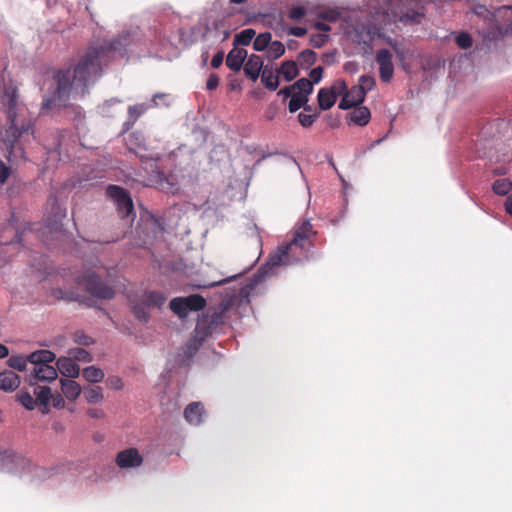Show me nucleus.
I'll list each match as a JSON object with an SVG mask.
<instances>
[{
  "mask_svg": "<svg viewBox=\"0 0 512 512\" xmlns=\"http://www.w3.org/2000/svg\"><path fill=\"white\" fill-rule=\"evenodd\" d=\"M117 53L123 55L120 38L91 45L79 55L73 68L56 70L53 73L55 87L50 95L44 96L41 112L66 107L71 98L83 97L89 84L102 75L103 66H107Z\"/></svg>",
  "mask_w": 512,
  "mask_h": 512,
  "instance_id": "f257e3e1",
  "label": "nucleus"
},
{
  "mask_svg": "<svg viewBox=\"0 0 512 512\" xmlns=\"http://www.w3.org/2000/svg\"><path fill=\"white\" fill-rule=\"evenodd\" d=\"M316 232L310 221L305 220L297 225L293 231L292 239L278 246L277 250L270 254L267 264L271 267L293 265L308 259V253L313 246L311 240Z\"/></svg>",
  "mask_w": 512,
  "mask_h": 512,
  "instance_id": "f03ea898",
  "label": "nucleus"
},
{
  "mask_svg": "<svg viewBox=\"0 0 512 512\" xmlns=\"http://www.w3.org/2000/svg\"><path fill=\"white\" fill-rule=\"evenodd\" d=\"M56 355L50 350H37L29 354V362L34 365L32 371L26 376L30 386H36L39 381L51 382L57 376V370L49 363L53 362Z\"/></svg>",
  "mask_w": 512,
  "mask_h": 512,
  "instance_id": "7ed1b4c3",
  "label": "nucleus"
},
{
  "mask_svg": "<svg viewBox=\"0 0 512 512\" xmlns=\"http://www.w3.org/2000/svg\"><path fill=\"white\" fill-rule=\"evenodd\" d=\"M423 9L420 0H388V10L394 21L404 25L419 24L424 17Z\"/></svg>",
  "mask_w": 512,
  "mask_h": 512,
  "instance_id": "20e7f679",
  "label": "nucleus"
},
{
  "mask_svg": "<svg viewBox=\"0 0 512 512\" xmlns=\"http://www.w3.org/2000/svg\"><path fill=\"white\" fill-rule=\"evenodd\" d=\"M106 193L114 201L121 218L135 217L132 198L124 188L117 185H109Z\"/></svg>",
  "mask_w": 512,
  "mask_h": 512,
  "instance_id": "39448f33",
  "label": "nucleus"
},
{
  "mask_svg": "<svg viewBox=\"0 0 512 512\" xmlns=\"http://www.w3.org/2000/svg\"><path fill=\"white\" fill-rule=\"evenodd\" d=\"M79 283L84 285L94 297L109 300L115 295L114 289L104 283L95 273H86L80 278Z\"/></svg>",
  "mask_w": 512,
  "mask_h": 512,
  "instance_id": "423d86ee",
  "label": "nucleus"
},
{
  "mask_svg": "<svg viewBox=\"0 0 512 512\" xmlns=\"http://www.w3.org/2000/svg\"><path fill=\"white\" fill-rule=\"evenodd\" d=\"M376 62L379 66V76L382 82L391 81L394 74L392 54L388 49H380L376 54Z\"/></svg>",
  "mask_w": 512,
  "mask_h": 512,
  "instance_id": "0eeeda50",
  "label": "nucleus"
},
{
  "mask_svg": "<svg viewBox=\"0 0 512 512\" xmlns=\"http://www.w3.org/2000/svg\"><path fill=\"white\" fill-rule=\"evenodd\" d=\"M115 462L122 469L135 468L142 464L143 458L136 448H128L117 454Z\"/></svg>",
  "mask_w": 512,
  "mask_h": 512,
  "instance_id": "6e6552de",
  "label": "nucleus"
},
{
  "mask_svg": "<svg viewBox=\"0 0 512 512\" xmlns=\"http://www.w3.org/2000/svg\"><path fill=\"white\" fill-rule=\"evenodd\" d=\"M126 146L130 152L143 158L142 152L147 151L145 137L142 132L134 131L126 138Z\"/></svg>",
  "mask_w": 512,
  "mask_h": 512,
  "instance_id": "1a4fd4ad",
  "label": "nucleus"
},
{
  "mask_svg": "<svg viewBox=\"0 0 512 512\" xmlns=\"http://www.w3.org/2000/svg\"><path fill=\"white\" fill-rule=\"evenodd\" d=\"M57 372L61 375L74 379L79 376L80 368L78 364L70 357H60L57 362Z\"/></svg>",
  "mask_w": 512,
  "mask_h": 512,
  "instance_id": "9d476101",
  "label": "nucleus"
},
{
  "mask_svg": "<svg viewBox=\"0 0 512 512\" xmlns=\"http://www.w3.org/2000/svg\"><path fill=\"white\" fill-rule=\"evenodd\" d=\"M205 408L201 402H192L184 410V417L192 425H199L203 421Z\"/></svg>",
  "mask_w": 512,
  "mask_h": 512,
  "instance_id": "9b49d317",
  "label": "nucleus"
},
{
  "mask_svg": "<svg viewBox=\"0 0 512 512\" xmlns=\"http://www.w3.org/2000/svg\"><path fill=\"white\" fill-rule=\"evenodd\" d=\"M150 108L145 103H139L128 107V119L123 124V133L129 131L136 121Z\"/></svg>",
  "mask_w": 512,
  "mask_h": 512,
  "instance_id": "f8f14e48",
  "label": "nucleus"
},
{
  "mask_svg": "<svg viewBox=\"0 0 512 512\" xmlns=\"http://www.w3.org/2000/svg\"><path fill=\"white\" fill-rule=\"evenodd\" d=\"M247 57V51L234 47L227 55L226 65L233 71H239Z\"/></svg>",
  "mask_w": 512,
  "mask_h": 512,
  "instance_id": "ddd939ff",
  "label": "nucleus"
},
{
  "mask_svg": "<svg viewBox=\"0 0 512 512\" xmlns=\"http://www.w3.org/2000/svg\"><path fill=\"white\" fill-rule=\"evenodd\" d=\"M263 61L260 56L252 54L244 65L245 75L252 81H256L262 70Z\"/></svg>",
  "mask_w": 512,
  "mask_h": 512,
  "instance_id": "4468645a",
  "label": "nucleus"
},
{
  "mask_svg": "<svg viewBox=\"0 0 512 512\" xmlns=\"http://www.w3.org/2000/svg\"><path fill=\"white\" fill-rule=\"evenodd\" d=\"M19 385L20 378L15 372L6 370L0 373V390L13 392L19 387Z\"/></svg>",
  "mask_w": 512,
  "mask_h": 512,
  "instance_id": "2eb2a0df",
  "label": "nucleus"
},
{
  "mask_svg": "<svg viewBox=\"0 0 512 512\" xmlns=\"http://www.w3.org/2000/svg\"><path fill=\"white\" fill-rule=\"evenodd\" d=\"M61 390L64 396L70 400H76L81 393V386L73 379H61Z\"/></svg>",
  "mask_w": 512,
  "mask_h": 512,
  "instance_id": "dca6fc26",
  "label": "nucleus"
},
{
  "mask_svg": "<svg viewBox=\"0 0 512 512\" xmlns=\"http://www.w3.org/2000/svg\"><path fill=\"white\" fill-rule=\"evenodd\" d=\"M141 300L147 307L160 308L165 304L167 297L164 293L159 291H145Z\"/></svg>",
  "mask_w": 512,
  "mask_h": 512,
  "instance_id": "f3484780",
  "label": "nucleus"
},
{
  "mask_svg": "<svg viewBox=\"0 0 512 512\" xmlns=\"http://www.w3.org/2000/svg\"><path fill=\"white\" fill-rule=\"evenodd\" d=\"M349 118L355 125L365 126L371 119V113L367 107L359 106L349 114Z\"/></svg>",
  "mask_w": 512,
  "mask_h": 512,
  "instance_id": "a211bd4d",
  "label": "nucleus"
},
{
  "mask_svg": "<svg viewBox=\"0 0 512 512\" xmlns=\"http://www.w3.org/2000/svg\"><path fill=\"white\" fill-rule=\"evenodd\" d=\"M277 70L273 71L272 69L265 67L261 73V81L265 88L270 91H275L279 86V77Z\"/></svg>",
  "mask_w": 512,
  "mask_h": 512,
  "instance_id": "6ab92c4d",
  "label": "nucleus"
},
{
  "mask_svg": "<svg viewBox=\"0 0 512 512\" xmlns=\"http://www.w3.org/2000/svg\"><path fill=\"white\" fill-rule=\"evenodd\" d=\"M33 393L36 396V403L38 402L41 406L43 413L48 411V404L52 397L51 389L47 386H37L34 388Z\"/></svg>",
  "mask_w": 512,
  "mask_h": 512,
  "instance_id": "aec40b11",
  "label": "nucleus"
},
{
  "mask_svg": "<svg viewBox=\"0 0 512 512\" xmlns=\"http://www.w3.org/2000/svg\"><path fill=\"white\" fill-rule=\"evenodd\" d=\"M184 300L179 301V303L185 304L190 311H200L205 308L206 300L203 296L199 294H192L187 297H183Z\"/></svg>",
  "mask_w": 512,
  "mask_h": 512,
  "instance_id": "412c9836",
  "label": "nucleus"
},
{
  "mask_svg": "<svg viewBox=\"0 0 512 512\" xmlns=\"http://www.w3.org/2000/svg\"><path fill=\"white\" fill-rule=\"evenodd\" d=\"M277 73L281 74L286 81H291L298 76L299 70L297 64L290 60L283 62L280 68L277 69Z\"/></svg>",
  "mask_w": 512,
  "mask_h": 512,
  "instance_id": "4be33fe9",
  "label": "nucleus"
},
{
  "mask_svg": "<svg viewBox=\"0 0 512 512\" xmlns=\"http://www.w3.org/2000/svg\"><path fill=\"white\" fill-rule=\"evenodd\" d=\"M336 102V98L334 93L328 88H321L318 92V104L320 109L328 110L330 109Z\"/></svg>",
  "mask_w": 512,
  "mask_h": 512,
  "instance_id": "5701e85b",
  "label": "nucleus"
},
{
  "mask_svg": "<svg viewBox=\"0 0 512 512\" xmlns=\"http://www.w3.org/2000/svg\"><path fill=\"white\" fill-rule=\"evenodd\" d=\"M84 398L89 404L100 403L104 399L100 386H87L84 388Z\"/></svg>",
  "mask_w": 512,
  "mask_h": 512,
  "instance_id": "b1692460",
  "label": "nucleus"
},
{
  "mask_svg": "<svg viewBox=\"0 0 512 512\" xmlns=\"http://www.w3.org/2000/svg\"><path fill=\"white\" fill-rule=\"evenodd\" d=\"M225 309L214 311L211 315H207L208 325L206 327L207 333H212L220 325L224 324Z\"/></svg>",
  "mask_w": 512,
  "mask_h": 512,
  "instance_id": "393cba45",
  "label": "nucleus"
},
{
  "mask_svg": "<svg viewBox=\"0 0 512 512\" xmlns=\"http://www.w3.org/2000/svg\"><path fill=\"white\" fill-rule=\"evenodd\" d=\"M83 377L91 383H98L104 379V372L95 366H89L82 370Z\"/></svg>",
  "mask_w": 512,
  "mask_h": 512,
  "instance_id": "a878e982",
  "label": "nucleus"
},
{
  "mask_svg": "<svg viewBox=\"0 0 512 512\" xmlns=\"http://www.w3.org/2000/svg\"><path fill=\"white\" fill-rule=\"evenodd\" d=\"M294 93L299 95H305L306 98L312 93L313 86L312 82L307 78H301L292 84Z\"/></svg>",
  "mask_w": 512,
  "mask_h": 512,
  "instance_id": "bb28decb",
  "label": "nucleus"
},
{
  "mask_svg": "<svg viewBox=\"0 0 512 512\" xmlns=\"http://www.w3.org/2000/svg\"><path fill=\"white\" fill-rule=\"evenodd\" d=\"M255 35H256V31L254 29H252V28L244 29L235 35L233 44H234V46H237V45L247 46L251 43V41L255 37Z\"/></svg>",
  "mask_w": 512,
  "mask_h": 512,
  "instance_id": "cd10ccee",
  "label": "nucleus"
},
{
  "mask_svg": "<svg viewBox=\"0 0 512 512\" xmlns=\"http://www.w3.org/2000/svg\"><path fill=\"white\" fill-rule=\"evenodd\" d=\"M492 190L497 195L506 196L512 190V182L506 178L497 179L492 185Z\"/></svg>",
  "mask_w": 512,
  "mask_h": 512,
  "instance_id": "c85d7f7f",
  "label": "nucleus"
},
{
  "mask_svg": "<svg viewBox=\"0 0 512 512\" xmlns=\"http://www.w3.org/2000/svg\"><path fill=\"white\" fill-rule=\"evenodd\" d=\"M184 300L183 297H176L170 301V309L173 313H175L179 318L184 319L188 316L189 310L185 304L179 303V301Z\"/></svg>",
  "mask_w": 512,
  "mask_h": 512,
  "instance_id": "c756f323",
  "label": "nucleus"
},
{
  "mask_svg": "<svg viewBox=\"0 0 512 512\" xmlns=\"http://www.w3.org/2000/svg\"><path fill=\"white\" fill-rule=\"evenodd\" d=\"M272 35L269 32L260 33L253 42V48L255 51H264L269 47Z\"/></svg>",
  "mask_w": 512,
  "mask_h": 512,
  "instance_id": "7c9ffc66",
  "label": "nucleus"
},
{
  "mask_svg": "<svg viewBox=\"0 0 512 512\" xmlns=\"http://www.w3.org/2000/svg\"><path fill=\"white\" fill-rule=\"evenodd\" d=\"M27 362H29V355L27 357L22 355L11 356L7 361L9 367L18 371H24L26 369Z\"/></svg>",
  "mask_w": 512,
  "mask_h": 512,
  "instance_id": "2f4dec72",
  "label": "nucleus"
},
{
  "mask_svg": "<svg viewBox=\"0 0 512 512\" xmlns=\"http://www.w3.org/2000/svg\"><path fill=\"white\" fill-rule=\"evenodd\" d=\"M17 400L28 410H33L36 406V400L32 395L23 390L17 393Z\"/></svg>",
  "mask_w": 512,
  "mask_h": 512,
  "instance_id": "473e14b6",
  "label": "nucleus"
},
{
  "mask_svg": "<svg viewBox=\"0 0 512 512\" xmlns=\"http://www.w3.org/2000/svg\"><path fill=\"white\" fill-rule=\"evenodd\" d=\"M317 59V55L313 50H304L302 51L298 56V61L302 66H305L306 68L310 67L315 63Z\"/></svg>",
  "mask_w": 512,
  "mask_h": 512,
  "instance_id": "72a5a7b5",
  "label": "nucleus"
},
{
  "mask_svg": "<svg viewBox=\"0 0 512 512\" xmlns=\"http://www.w3.org/2000/svg\"><path fill=\"white\" fill-rule=\"evenodd\" d=\"M307 102H308V98H306L305 95H299V94L293 93V95L289 101V111L291 113H294L297 110H299L302 106L307 104Z\"/></svg>",
  "mask_w": 512,
  "mask_h": 512,
  "instance_id": "f704fd0d",
  "label": "nucleus"
},
{
  "mask_svg": "<svg viewBox=\"0 0 512 512\" xmlns=\"http://www.w3.org/2000/svg\"><path fill=\"white\" fill-rule=\"evenodd\" d=\"M345 94L349 96L350 100H352L355 106L362 104L366 97L361 88H358L357 86H353L350 90L347 89Z\"/></svg>",
  "mask_w": 512,
  "mask_h": 512,
  "instance_id": "c9c22d12",
  "label": "nucleus"
},
{
  "mask_svg": "<svg viewBox=\"0 0 512 512\" xmlns=\"http://www.w3.org/2000/svg\"><path fill=\"white\" fill-rule=\"evenodd\" d=\"M376 82L374 77L370 75H362L359 78V84L357 85L358 88H361L362 92L366 95L367 92L372 90L375 86Z\"/></svg>",
  "mask_w": 512,
  "mask_h": 512,
  "instance_id": "e433bc0d",
  "label": "nucleus"
},
{
  "mask_svg": "<svg viewBox=\"0 0 512 512\" xmlns=\"http://www.w3.org/2000/svg\"><path fill=\"white\" fill-rule=\"evenodd\" d=\"M269 55L277 59L285 53V46L280 41H271L268 47Z\"/></svg>",
  "mask_w": 512,
  "mask_h": 512,
  "instance_id": "4c0bfd02",
  "label": "nucleus"
},
{
  "mask_svg": "<svg viewBox=\"0 0 512 512\" xmlns=\"http://www.w3.org/2000/svg\"><path fill=\"white\" fill-rule=\"evenodd\" d=\"M347 84L343 79L336 80L328 90H331L332 93H334L335 98L337 99L338 96H344L347 92Z\"/></svg>",
  "mask_w": 512,
  "mask_h": 512,
  "instance_id": "58836bf2",
  "label": "nucleus"
},
{
  "mask_svg": "<svg viewBox=\"0 0 512 512\" xmlns=\"http://www.w3.org/2000/svg\"><path fill=\"white\" fill-rule=\"evenodd\" d=\"M70 354L77 361L91 362L93 360L91 354L83 348H75L70 352Z\"/></svg>",
  "mask_w": 512,
  "mask_h": 512,
  "instance_id": "ea45409f",
  "label": "nucleus"
},
{
  "mask_svg": "<svg viewBox=\"0 0 512 512\" xmlns=\"http://www.w3.org/2000/svg\"><path fill=\"white\" fill-rule=\"evenodd\" d=\"M146 307L142 300L133 306V314L137 319L141 321H147L149 319V313L146 311Z\"/></svg>",
  "mask_w": 512,
  "mask_h": 512,
  "instance_id": "a19ab883",
  "label": "nucleus"
},
{
  "mask_svg": "<svg viewBox=\"0 0 512 512\" xmlns=\"http://www.w3.org/2000/svg\"><path fill=\"white\" fill-rule=\"evenodd\" d=\"M456 43L460 48L468 49L472 46L473 40L468 33L463 32L456 37Z\"/></svg>",
  "mask_w": 512,
  "mask_h": 512,
  "instance_id": "79ce46f5",
  "label": "nucleus"
},
{
  "mask_svg": "<svg viewBox=\"0 0 512 512\" xmlns=\"http://www.w3.org/2000/svg\"><path fill=\"white\" fill-rule=\"evenodd\" d=\"M306 13L307 11L303 6H294L290 9L288 16L291 20L299 21Z\"/></svg>",
  "mask_w": 512,
  "mask_h": 512,
  "instance_id": "37998d69",
  "label": "nucleus"
},
{
  "mask_svg": "<svg viewBox=\"0 0 512 512\" xmlns=\"http://www.w3.org/2000/svg\"><path fill=\"white\" fill-rule=\"evenodd\" d=\"M317 117H318V113H314V114L300 113L298 115V120H299V123L303 127L307 128V127L312 126V124L314 123V121L316 120Z\"/></svg>",
  "mask_w": 512,
  "mask_h": 512,
  "instance_id": "c03bdc74",
  "label": "nucleus"
},
{
  "mask_svg": "<svg viewBox=\"0 0 512 512\" xmlns=\"http://www.w3.org/2000/svg\"><path fill=\"white\" fill-rule=\"evenodd\" d=\"M107 386L112 390H121L123 388L122 379L118 376H110L106 380Z\"/></svg>",
  "mask_w": 512,
  "mask_h": 512,
  "instance_id": "a18cd8bd",
  "label": "nucleus"
},
{
  "mask_svg": "<svg viewBox=\"0 0 512 512\" xmlns=\"http://www.w3.org/2000/svg\"><path fill=\"white\" fill-rule=\"evenodd\" d=\"M328 40V36L325 34L313 35L310 38V44L315 48L322 47Z\"/></svg>",
  "mask_w": 512,
  "mask_h": 512,
  "instance_id": "49530a36",
  "label": "nucleus"
},
{
  "mask_svg": "<svg viewBox=\"0 0 512 512\" xmlns=\"http://www.w3.org/2000/svg\"><path fill=\"white\" fill-rule=\"evenodd\" d=\"M11 168L7 166L2 160H0V184L4 185L9 178Z\"/></svg>",
  "mask_w": 512,
  "mask_h": 512,
  "instance_id": "de8ad7c7",
  "label": "nucleus"
},
{
  "mask_svg": "<svg viewBox=\"0 0 512 512\" xmlns=\"http://www.w3.org/2000/svg\"><path fill=\"white\" fill-rule=\"evenodd\" d=\"M322 75H323V68L321 66H318L316 68H313L311 71H310V81L312 82V85L314 83H318L321 81L322 79Z\"/></svg>",
  "mask_w": 512,
  "mask_h": 512,
  "instance_id": "09e8293b",
  "label": "nucleus"
},
{
  "mask_svg": "<svg viewBox=\"0 0 512 512\" xmlns=\"http://www.w3.org/2000/svg\"><path fill=\"white\" fill-rule=\"evenodd\" d=\"M219 85V77L217 74L213 73L210 74L207 82H206V88L210 91L215 90Z\"/></svg>",
  "mask_w": 512,
  "mask_h": 512,
  "instance_id": "8fccbe9b",
  "label": "nucleus"
},
{
  "mask_svg": "<svg viewBox=\"0 0 512 512\" xmlns=\"http://www.w3.org/2000/svg\"><path fill=\"white\" fill-rule=\"evenodd\" d=\"M353 107H356L355 104L352 102V100H350L349 96H347L346 94L344 96H342V99L339 103V108L342 109V110H348V109H351Z\"/></svg>",
  "mask_w": 512,
  "mask_h": 512,
  "instance_id": "3c124183",
  "label": "nucleus"
},
{
  "mask_svg": "<svg viewBox=\"0 0 512 512\" xmlns=\"http://www.w3.org/2000/svg\"><path fill=\"white\" fill-rule=\"evenodd\" d=\"M223 59L224 53L222 51L217 52L211 60V66L215 69L220 67L223 62Z\"/></svg>",
  "mask_w": 512,
  "mask_h": 512,
  "instance_id": "603ef678",
  "label": "nucleus"
},
{
  "mask_svg": "<svg viewBox=\"0 0 512 512\" xmlns=\"http://www.w3.org/2000/svg\"><path fill=\"white\" fill-rule=\"evenodd\" d=\"M288 33L290 35H293V36H296V37H303L304 35H306L307 30L304 27L296 26V27H291L289 29Z\"/></svg>",
  "mask_w": 512,
  "mask_h": 512,
  "instance_id": "864d4df0",
  "label": "nucleus"
},
{
  "mask_svg": "<svg viewBox=\"0 0 512 512\" xmlns=\"http://www.w3.org/2000/svg\"><path fill=\"white\" fill-rule=\"evenodd\" d=\"M87 414L91 418L100 419L104 417V412L101 409L91 408L87 410Z\"/></svg>",
  "mask_w": 512,
  "mask_h": 512,
  "instance_id": "5fc2aeb1",
  "label": "nucleus"
},
{
  "mask_svg": "<svg viewBox=\"0 0 512 512\" xmlns=\"http://www.w3.org/2000/svg\"><path fill=\"white\" fill-rule=\"evenodd\" d=\"M76 342H78L79 344H82V345H90L93 343V340L91 337L89 336H86L84 334H81V335H76Z\"/></svg>",
  "mask_w": 512,
  "mask_h": 512,
  "instance_id": "6e6d98bb",
  "label": "nucleus"
},
{
  "mask_svg": "<svg viewBox=\"0 0 512 512\" xmlns=\"http://www.w3.org/2000/svg\"><path fill=\"white\" fill-rule=\"evenodd\" d=\"M293 93H294V88L292 87V85H290V86H286V87L282 88L278 94L283 95L285 98H288V97H292Z\"/></svg>",
  "mask_w": 512,
  "mask_h": 512,
  "instance_id": "4d7b16f0",
  "label": "nucleus"
},
{
  "mask_svg": "<svg viewBox=\"0 0 512 512\" xmlns=\"http://www.w3.org/2000/svg\"><path fill=\"white\" fill-rule=\"evenodd\" d=\"M314 27L319 30V31H323V32H328L330 31V26L324 22H320V21H317L315 24H314Z\"/></svg>",
  "mask_w": 512,
  "mask_h": 512,
  "instance_id": "13d9d810",
  "label": "nucleus"
},
{
  "mask_svg": "<svg viewBox=\"0 0 512 512\" xmlns=\"http://www.w3.org/2000/svg\"><path fill=\"white\" fill-rule=\"evenodd\" d=\"M323 62L327 65H331L335 62V54L334 53H326L323 55Z\"/></svg>",
  "mask_w": 512,
  "mask_h": 512,
  "instance_id": "bf43d9fd",
  "label": "nucleus"
},
{
  "mask_svg": "<svg viewBox=\"0 0 512 512\" xmlns=\"http://www.w3.org/2000/svg\"><path fill=\"white\" fill-rule=\"evenodd\" d=\"M390 45L392 46V48L394 49V51L396 52V54L400 57V59H404L405 55H404V51L403 49H401L397 42H390Z\"/></svg>",
  "mask_w": 512,
  "mask_h": 512,
  "instance_id": "052dcab7",
  "label": "nucleus"
},
{
  "mask_svg": "<svg viewBox=\"0 0 512 512\" xmlns=\"http://www.w3.org/2000/svg\"><path fill=\"white\" fill-rule=\"evenodd\" d=\"M235 278H236V276H231V277H228L226 279L213 282V283L209 284L208 286L209 287L220 286V285H223L225 283H228V282L234 280Z\"/></svg>",
  "mask_w": 512,
  "mask_h": 512,
  "instance_id": "680f3d73",
  "label": "nucleus"
},
{
  "mask_svg": "<svg viewBox=\"0 0 512 512\" xmlns=\"http://www.w3.org/2000/svg\"><path fill=\"white\" fill-rule=\"evenodd\" d=\"M505 210L508 214L512 216V196H508L505 200Z\"/></svg>",
  "mask_w": 512,
  "mask_h": 512,
  "instance_id": "e2e57ef3",
  "label": "nucleus"
},
{
  "mask_svg": "<svg viewBox=\"0 0 512 512\" xmlns=\"http://www.w3.org/2000/svg\"><path fill=\"white\" fill-rule=\"evenodd\" d=\"M53 406L56 408H62L64 406V400L61 395L54 397Z\"/></svg>",
  "mask_w": 512,
  "mask_h": 512,
  "instance_id": "0e129e2a",
  "label": "nucleus"
},
{
  "mask_svg": "<svg viewBox=\"0 0 512 512\" xmlns=\"http://www.w3.org/2000/svg\"><path fill=\"white\" fill-rule=\"evenodd\" d=\"M8 354H9L8 348L5 345L0 344V359L7 357Z\"/></svg>",
  "mask_w": 512,
  "mask_h": 512,
  "instance_id": "69168bd1",
  "label": "nucleus"
},
{
  "mask_svg": "<svg viewBox=\"0 0 512 512\" xmlns=\"http://www.w3.org/2000/svg\"><path fill=\"white\" fill-rule=\"evenodd\" d=\"M323 18L326 19V20H329V21H335L336 20V16L334 15L333 12L327 13L326 15L323 16Z\"/></svg>",
  "mask_w": 512,
  "mask_h": 512,
  "instance_id": "338daca9",
  "label": "nucleus"
},
{
  "mask_svg": "<svg viewBox=\"0 0 512 512\" xmlns=\"http://www.w3.org/2000/svg\"><path fill=\"white\" fill-rule=\"evenodd\" d=\"M247 0H230V3L232 4H243L245 3Z\"/></svg>",
  "mask_w": 512,
  "mask_h": 512,
  "instance_id": "774afa93",
  "label": "nucleus"
}]
</instances>
